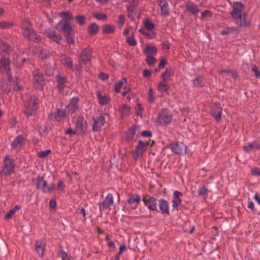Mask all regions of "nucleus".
<instances>
[{"label":"nucleus","mask_w":260,"mask_h":260,"mask_svg":"<svg viewBox=\"0 0 260 260\" xmlns=\"http://www.w3.org/2000/svg\"><path fill=\"white\" fill-rule=\"evenodd\" d=\"M251 70L254 73L256 77H260V72L255 65H253L252 66Z\"/></svg>","instance_id":"nucleus-53"},{"label":"nucleus","mask_w":260,"mask_h":260,"mask_svg":"<svg viewBox=\"0 0 260 260\" xmlns=\"http://www.w3.org/2000/svg\"><path fill=\"white\" fill-rule=\"evenodd\" d=\"M34 84L36 88L41 89L44 85V78L41 73L38 70L34 71Z\"/></svg>","instance_id":"nucleus-8"},{"label":"nucleus","mask_w":260,"mask_h":260,"mask_svg":"<svg viewBox=\"0 0 260 260\" xmlns=\"http://www.w3.org/2000/svg\"><path fill=\"white\" fill-rule=\"evenodd\" d=\"M126 42L129 45L132 46H136L137 44V42L133 37L129 36L126 38Z\"/></svg>","instance_id":"nucleus-46"},{"label":"nucleus","mask_w":260,"mask_h":260,"mask_svg":"<svg viewBox=\"0 0 260 260\" xmlns=\"http://www.w3.org/2000/svg\"><path fill=\"white\" fill-rule=\"evenodd\" d=\"M140 128L139 126L134 125L129 129L125 134V139L128 141H134L136 140L137 136L139 134Z\"/></svg>","instance_id":"nucleus-11"},{"label":"nucleus","mask_w":260,"mask_h":260,"mask_svg":"<svg viewBox=\"0 0 260 260\" xmlns=\"http://www.w3.org/2000/svg\"><path fill=\"white\" fill-rule=\"evenodd\" d=\"M62 24V21H59L56 25V28L58 30H63L64 32L65 36H68L71 35L73 32V28L71 24L69 23H65L62 27H61Z\"/></svg>","instance_id":"nucleus-16"},{"label":"nucleus","mask_w":260,"mask_h":260,"mask_svg":"<svg viewBox=\"0 0 260 260\" xmlns=\"http://www.w3.org/2000/svg\"><path fill=\"white\" fill-rule=\"evenodd\" d=\"M208 191L207 188L205 186H202L198 190L199 196H204L207 194Z\"/></svg>","instance_id":"nucleus-47"},{"label":"nucleus","mask_w":260,"mask_h":260,"mask_svg":"<svg viewBox=\"0 0 260 260\" xmlns=\"http://www.w3.org/2000/svg\"><path fill=\"white\" fill-rule=\"evenodd\" d=\"M125 21V18L123 15H119L118 17V23L119 25L121 27L124 24Z\"/></svg>","instance_id":"nucleus-54"},{"label":"nucleus","mask_w":260,"mask_h":260,"mask_svg":"<svg viewBox=\"0 0 260 260\" xmlns=\"http://www.w3.org/2000/svg\"><path fill=\"white\" fill-rule=\"evenodd\" d=\"M25 140L22 136H17L12 143L11 146L13 149L19 150L24 145Z\"/></svg>","instance_id":"nucleus-20"},{"label":"nucleus","mask_w":260,"mask_h":260,"mask_svg":"<svg viewBox=\"0 0 260 260\" xmlns=\"http://www.w3.org/2000/svg\"><path fill=\"white\" fill-rule=\"evenodd\" d=\"M251 173L253 176H260V168L258 167L252 168L251 170Z\"/></svg>","instance_id":"nucleus-51"},{"label":"nucleus","mask_w":260,"mask_h":260,"mask_svg":"<svg viewBox=\"0 0 260 260\" xmlns=\"http://www.w3.org/2000/svg\"><path fill=\"white\" fill-rule=\"evenodd\" d=\"M91 50L90 48H86L82 51L79 58V63L81 66L86 64L90 59Z\"/></svg>","instance_id":"nucleus-18"},{"label":"nucleus","mask_w":260,"mask_h":260,"mask_svg":"<svg viewBox=\"0 0 260 260\" xmlns=\"http://www.w3.org/2000/svg\"><path fill=\"white\" fill-rule=\"evenodd\" d=\"M141 134L144 137L150 138L152 136V133L149 131H144L141 133Z\"/></svg>","instance_id":"nucleus-56"},{"label":"nucleus","mask_w":260,"mask_h":260,"mask_svg":"<svg viewBox=\"0 0 260 260\" xmlns=\"http://www.w3.org/2000/svg\"><path fill=\"white\" fill-rule=\"evenodd\" d=\"M115 30V26L111 25H105L103 28V32L104 34H112L114 32Z\"/></svg>","instance_id":"nucleus-38"},{"label":"nucleus","mask_w":260,"mask_h":260,"mask_svg":"<svg viewBox=\"0 0 260 260\" xmlns=\"http://www.w3.org/2000/svg\"><path fill=\"white\" fill-rule=\"evenodd\" d=\"M144 205L148 208L152 210L156 211L157 210L156 200L154 198L149 196H145L143 199Z\"/></svg>","instance_id":"nucleus-12"},{"label":"nucleus","mask_w":260,"mask_h":260,"mask_svg":"<svg viewBox=\"0 0 260 260\" xmlns=\"http://www.w3.org/2000/svg\"><path fill=\"white\" fill-rule=\"evenodd\" d=\"M60 254L62 260H70L68 254L64 251H61Z\"/></svg>","instance_id":"nucleus-57"},{"label":"nucleus","mask_w":260,"mask_h":260,"mask_svg":"<svg viewBox=\"0 0 260 260\" xmlns=\"http://www.w3.org/2000/svg\"><path fill=\"white\" fill-rule=\"evenodd\" d=\"M155 58L150 55H147L146 61L149 65H152L156 62Z\"/></svg>","instance_id":"nucleus-50"},{"label":"nucleus","mask_w":260,"mask_h":260,"mask_svg":"<svg viewBox=\"0 0 260 260\" xmlns=\"http://www.w3.org/2000/svg\"><path fill=\"white\" fill-rule=\"evenodd\" d=\"M36 180L37 187L41 189L44 193L50 192L55 188V185L53 183L48 184L47 182L42 177H38Z\"/></svg>","instance_id":"nucleus-6"},{"label":"nucleus","mask_w":260,"mask_h":260,"mask_svg":"<svg viewBox=\"0 0 260 260\" xmlns=\"http://www.w3.org/2000/svg\"><path fill=\"white\" fill-rule=\"evenodd\" d=\"M36 250L39 256H42L44 255L45 247V243L42 240H38L36 242Z\"/></svg>","instance_id":"nucleus-28"},{"label":"nucleus","mask_w":260,"mask_h":260,"mask_svg":"<svg viewBox=\"0 0 260 260\" xmlns=\"http://www.w3.org/2000/svg\"><path fill=\"white\" fill-rule=\"evenodd\" d=\"M73 122L75 123L76 131L77 133H83L87 128V121L81 115L72 116Z\"/></svg>","instance_id":"nucleus-5"},{"label":"nucleus","mask_w":260,"mask_h":260,"mask_svg":"<svg viewBox=\"0 0 260 260\" xmlns=\"http://www.w3.org/2000/svg\"><path fill=\"white\" fill-rule=\"evenodd\" d=\"M169 88V85L167 83V81L162 80L157 85V90L160 92H165Z\"/></svg>","instance_id":"nucleus-33"},{"label":"nucleus","mask_w":260,"mask_h":260,"mask_svg":"<svg viewBox=\"0 0 260 260\" xmlns=\"http://www.w3.org/2000/svg\"><path fill=\"white\" fill-rule=\"evenodd\" d=\"M186 10L192 14L198 16L200 10L196 5L191 2L187 3L185 5Z\"/></svg>","instance_id":"nucleus-27"},{"label":"nucleus","mask_w":260,"mask_h":260,"mask_svg":"<svg viewBox=\"0 0 260 260\" xmlns=\"http://www.w3.org/2000/svg\"><path fill=\"white\" fill-rule=\"evenodd\" d=\"M166 63V61L165 60V59H161V60L160 61V62L158 64V67H159V69L164 68L165 67Z\"/></svg>","instance_id":"nucleus-62"},{"label":"nucleus","mask_w":260,"mask_h":260,"mask_svg":"<svg viewBox=\"0 0 260 260\" xmlns=\"http://www.w3.org/2000/svg\"><path fill=\"white\" fill-rule=\"evenodd\" d=\"M94 16L99 20H104L107 19V16L102 13H96L94 14Z\"/></svg>","instance_id":"nucleus-52"},{"label":"nucleus","mask_w":260,"mask_h":260,"mask_svg":"<svg viewBox=\"0 0 260 260\" xmlns=\"http://www.w3.org/2000/svg\"><path fill=\"white\" fill-rule=\"evenodd\" d=\"M202 78L201 77H198L193 80V83L196 86H202Z\"/></svg>","instance_id":"nucleus-45"},{"label":"nucleus","mask_w":260,"mask_h":260,"mask_svg":"<svg viewBox=\"0 0 260 260\" xmlns=\"http://www.w3.org/2000/svg\"><path fill=\"white\" fill-rule=\"evenodd\" d=\"M157 49L155 46H147L144 50V54L149 55L156 52Z\"/></svg>","instance_id":"nucleus-36"},{"label":"nucleus","mask_w":260,"mask_h":260,"mask_svg":"<svg viewBox=\"0 0 260 260\" xmlns=\"http://www.w3.org/2000/svg\"><path fill=\"white\" fill-rule=\"evenodd\" d=\"M183 196L182 192L175 190L172 198V207L175 210H178L179 206L182 203L181 197Z\"/></svg>","instance_id":"nucleus-15"},{"label":"nucleus","mask_w":260,"mask_h":260,"mask_svg":"<svg viewBox=\"0 0 260 260\" xmlns=\"http://www.w3.org/2000/svg\"><path fill=\"white\" fill-rule=\"evenodd\" d=\"M169 206L168 201L162 199L159 201V207L163 214L167 216L170 215Z\"/></svg>","instance_id":"nucleus-26"},{"label":"nucleus","mask_w":260,"mask_h":260,"mask_svg":"<svg viewBox=\"0 0 260 260\" xmlns=\"http://www.w3.org/2000/svg\"><path fill=\"white\" fill-rule=\"evenodd\" d=\"M51 152L50 150H46L45 151H42L38 153V156L40 158H43L46 157Z\"/></svg>","instance_id":"nucleus-49"},{"label":"nucleus","mask_w":260,"mask_h":260,"mask_svg":"<svg viewBox=\"0 0 260 260\" xmlns=\"http://www.w3.org/2000/svg\"><path fill=\"white\" fill-rule=\"evenodd\" d=\"M174 74V71L171 68H168L166 69V71L161 75L162 80L167 81L170 77Z\"/></svg>","instance_id":"nucleus-30"},{"label":"nucleus","mask_w":260,"mask_h":260,"mask_svg":"<svg viewBox=\"0 0 260 260\" xmlns=\"http://www.w3.org/2000/svg\"><path fill=\"white\" fill-rule=\"evenodd\" d=\"M172 119L171 113L167 109H163L156 121L158 125H164L169 123Z\"/></svg>","instance_id":"nucleus-7"},{"label":"nucleus","mask_w":260,"mask_h":260,"mask_svg":"<svg viewBox=\"0 0 260 260\" xmlns=\"http://www.w3.org/2000/svg\"><path fill=\"white\" fill-rule=\"evenodd\" d=\"M99 30V27L98 25L93 23H91L87 28L88 32L92 35H96Z\"/></svg>","instance_id":"nucleus-31"},{"label":"nucleus","mask_w":260,"mask_h":260,"mask_svg":"<svg viewBox=\"0 0 260 260\" xmlns=\"http://www.w3.org/2000/svg\"><path fill=\"white\" fill-rule=\"evenodd\" d=\"M76 19L80 25H82L84 24L85 17L83 15L77 16Z\"/></svg>","instance_id":"nucleus-48"},{"label":"nucleus","mask_w":260,"mask_h":260,"mask_svg":"<svg viewBox=\"0 0 260 260\" xmlns=\"http://www.w3.org/2000/svg\"><path fill=\"white\" fill-rule=\"evenodd\" d=\"M67 37V42L69 44H73L75 41L74 37L73 36H66Z\"/></svg>","instance_id":"nucleus-58"},{"label":"nucleus","mask_w":260,"mask_h":260,"mask_svg":"<svg viewBox=\"0 0 260 260\" xmlns=\"http://www.w3.org/2000/svg\"><path fill=\"white\" fill-rule=\"evenodd\" d=\"M66 117V112L62 109H58L55 112L50 115V118L54 119L57 121H61Z\"/></svg>","instance_id":"nucleus-22"},{"label":"nucleus","mask_w":260,"mask_h":260,"mask_svg":"<svg viewBox=\"0 0 260 260\" xmlns=\"http://www.w3.org/2000/svg\"><path fill=\"white\" fill-rule=\"evenodd\" d=\"M148 101L150 103H153L155 100V96L153 94L152 88H150L148 89Z\"/></svg>","instance_id":"nucleus-44"},{"label":"nucleus","mask_w":260,"mask_h":260,"mask_svg":"<svg viewBox=\"0 0 260 260\" xmlns=\"http://www.w3.org/2000/svg\"><path fill=\"white\" fill-rule=\"evenodd\" d=\"M154 144L153 141L149 140L144 142L140 140L138 144L135 146V149L132 151V154L134 155V157L135 160L141 159L143 154L145 152L149 146H152Z\"/></svg>","instance_id":"nucleus-3"},{"label":"nucleus","mask_w":260,"mask_h":260,"mask_svg":"<svg viewBox=\"0 0 260 260\" xmlns=\"http://www.w3.org/2000/svg\"><path fill=\"white\" fill-rule=\"evenodd\" d=\"M221 72L227 73L229 74L230 75H231L234 78H236L238 77V74L236 72H233L232 71L226 70L222 71Z\"/></svg>","instance_id":"nucleus-59"},{"label":"nucleus","mask_w":260,"mask_h":260,"mask_svg":"<svg viewBox=\"0 0 260 260\" xmlns=\"http://www.w3.org/2000/svg\"><path fill=\"white\" fill-rule=\"evenodd\" d=\"M255 200L256 201V202L259 204L260 206V198L258 197V194L257 192H256L253 197Z\"/></svg>","instance_id":"nucleus-64"},{"label":"nucleus","mask_w":260,"mask_h":260,"mask_svg":"<svg viewBox=\"0 0 260 260\" xmlns=\"http://www.w3.org/2000/svg\"><path fill=\"white\" fill-rule=\"evenodd\" d=\"M23 35L28 39L36 43L41 41V38L32 28L31 24L28 22H24L22 25Z\"/></svg>","instance_id":"nucleus-4"},{"label":"nucleus","mask_w":260,"mask_h":260,"mask_svg":"<svg viewBox=\"0 0 260 260\" xmlns=\"http://www.w3.org/2000/svg\"><path fill=\"white\" fill-rule=\"evenodd\" d=\"M59 16L64 19L71 20L73 18V15L68 11L61 12L59 14Z\"/></svg>","instance_id":"nucleus-40"},{"label":"nucleus","mask_w":260,"mask_h":260,"mask_svg":"<svg viewBox=\"0 0 260 260\" xmlns=\"http://www.w3.org/2000/svg\"><path fill=\"white\" fill-rule=\"evenodd\" d=\"M157 3L160 8L162 15L167 16L169 13V6L166 0H157Z\"/></svg>","instance_id":"nucleus-25"},{"label":"nucleus","mask_w":260,"mask_h":260,"mask_svg":"<svg viewBox=\"0 0 260 260\" xmlns=\"http://www.w3.org/2000/svg\"><path fill=\"white\" fill-rule=\"evenodd\" d=\"M126 80L125 79H123L122 80L119 81V82H117L115 84V91L117 93H119L120 91V89L121 87L122 86L124 82H125Z\"/></svg>","instance_id":"nucleus-41"},{"label":"nucleus","mask_w":260,"mask_h":260,"mask_svg":"<svg viewBox=\"0 0 260 260\" xmlns=\"http://www.w3.org/2000/svg\"><path fill=\"white\" fill-rule=\"evenodd\" d=\"M54 70L53 67H47L46 69V74L49 76H51L54 74Z\"/></svg>","instance_id":"nucleus-55"},{"label":"nucleus","mask_w":260,"mask_h":260,"mask_svg":"<svg viewBox=\"0 0 260 260\" xmlns=\"http://www.w3.org/2000/svg\"><path fill=\"white\" fill-rule=\"evenodd\" d=\"M212 16L211 12L209 10L204 11L201 14V17L203 19L208 20Z\"/></svg>","instance_id":"nucleus-42"},{"label":"nucleus","mask_w":260,"mask_h":260,"mask_svg":"<svg viewBox=\"0 0 260 260\" xmlns=\"http://www.w3.org/2000/svg\"><path fill=\"white\" fill-rule=\"evenodd\" d=\"M151 74V71L149 70L145 69L143 72V75L145 77H148Z\"/></svg>","instance_id":"nucleus-61"},{"label":"nucleus","mask_w":260,"mask_h":260,"mask_svg":"<svg viewBox=\"0 0 260 260\" xmlns=\"http://www.w3.org/2000/svg\"><path fill=\"white\" fill-rule=\"evenodd\" d=\"M249 146L252 150H260V145L257 142L253 141L249 143Z\"/></svg>","instance_id":"nucleus-43"},{"label":"nucleus","mask_w":260,"mask_h":260,"mask_svg":"<svg viewBox=\"0 0 260 260\" xmlns=\"http://www.w3.org/2000/svg\"><path fill=\"white\" fill-rule=\"evenodd\" d=\"M76 132V131H74L72 128H69L66 130L65 133L67 135H73L75 134Z\"/></svg>","instance_id":"nucleus-63"},{"label":"nucleus","mask_w":260,"mask_h":260,"mask_svg":"<svg viewBox=\"0 0 260 260\" xmlns=\"http://www.w3.org/2000/svg\"><path fill=\"white\" fill-rule=\"evenodd\" d=\"M22 99L24 102L25 114L27 116L32 115L38 109V99L36 96L30 97L27 95L22 96Z\"/></svg>","instance_id":"nucleus-2"},{"label":"nucleus","mask_w":260,"mask_h":260,"mask_svg":"<svg viewBox=\"0 0 260 260\" xmlns=\"http://www.w3.org/2000/svg\"><path fill=\"white\" fill-rule=\"evenodd\" d=\"M79 99L77 98H73L70 99L69 105L67 106L68 112L71 115L74 113L78 109Z\"/></svg>","instance_id":"nucleus-17"},{"label":"nucleus","mask_w":260,"mask_h":260,"mask_svg":"<svg viewBox=\"0 0 260 260\" xmlns=\"http://www.w3.org/2000/svg\"><path fill=\"white\" fill-rule=\"evenodd\" d=\"M14 211L13 210H10V211L9 212H8L7 213V214L5 216V219H9L10 218H11L12 216L14 214Z\"/></svg>","instance_id":"nucleus-60"},{"label":"nucleus","mask_w":260,"mask_h":260,"mask_svg":"<svg viewBox=\"0 0 260 260\" xmlns=\"http://www.w3.org/2000/svg\"><path fill=\"white\" fill-rule=\"evenodd\" d=\"M144 25L145 27V29L148 30L149 31H153V29L154 28V24L150 21L149 19H145L144 21Z\"/></svg>","instance_id":"nucleus-39"},{"label":"nucleus","mask_w":260,"mask_h":260,"mask_svg":"<svg viewBox=\"0 0 260 260\" xmlns=\"http://www.w3.org/2000/svg\"><path fill=\"white\" fill-rule=\"evenodd\" d=\"M47 36L50 39L57 43H59L62 40V37L60 35L57 34L55 31L51 29H48L46 30Z\"/></svg>","instance_id":"nucleus-24"},{"label":"nucleus","mask_w":260,"mask_h":260,"mask_svg":"<svg viewBox=\"0 0 260 260\" xmlns=\"http://www.w3.org/2000/svg\"><path fill=\"white\" fill-rule=\"evenodd\" d=\"M244 5L241 2H234L230 14L237 25L241 27H248L251 24V19L244 12Z\"/></svg>","instance_id":"nucleus-1"},{"label":"nucleus","mask_w":260,"mask_h":260,"mask_svg":"<svg viewBox=\"0 0 260 260\" xmlns=\"http://www.w3.org/2000/svg\"><path fill=\"white\" fill-rule=\"evenodd\" d=\"M61 62L69 68H72L73 67V62L72 60L65 55L61 56Z\"/></svg>","instance_id":"nucleus-32"},{"label":"nucleus","mask_w":260,"mask_h":260,"mask_svg":"<svg viewBox=\"0 0 260 260\" xmlns=\"http://www.w3.org/2000/svg\"><path fill=\"white\" fill-rule=\"evenodd\" d=\"M105 118L103 115H100L97 118L94 119V122L93 125V130L94 131H98L100 128L105 124Z\"/></svg>","instance_id":"nucleus-23"},{"label":"nucleus","mask_w":260,"mask_h":260,"mask_svg":"<svg viewBox=\"0 0 260 260\" xmlns=\"http://www.w3.org/2000/svg\"><path fill=\"white\" fill-rule=\"evenodd\" d=\"M171 149L174 153L181 155L185 154L186 151V146L182 142L172 144Z\"/></svg>","instance_id":"nucleus-10"},{"label":"nucleus","mask_w":260,"mask_h":260,"mask_svg":"<svg viewBox=\"0 0 260 260\" xmlns=\"http://www.w3.org/2000/svg\"><path fill=\"white\" fill-rule=\"evenodd\" d=\"M58 89L59 92L62 91L65 87L66 80L63 77L60 76H57Z\"/></svg>","instance_id":"nucleus-35"},{"label":"nucleus","mask_w":260,"mask_h":260,"mask_svg":"<svg viewBox=\"0 0 260 260\" xmlns=\"http://www.w3.org/2000/svg\"><path fill=\"white\" fill-rule=\"evenodd\" d=\"M96 95L98 103L101 106H106L111 101V99L109 96L104 93H103L100 90H97L96 91Z\"/></svg>","instance_id":"nucleus-13"},{"label":"nucleus","mask_w":260,"mask_h":260,"mask_svg":"<svg viewBox=\"0 0 260 260\" xmlns=\"http://www.w3.org/2000/svg\"><path fill=\"white\" fill-rule=\"evenodd\" d=\"M211 113L216 120L221 119L222 109L218 103L214 104L211 108Z\"/></svg>","instance_id":"nucleus-21"},{"label":"nucleus","mask_w":260,"mask_h":260,"mask_svg":"<svg viewBox=\"0 0 260 260\" xmlns=\"http://www.w3.org/2000/svg\"><path fill=\"white\" fill-rule=\"evenodd\" d=\"M120 110L123 116H126L129 114L130 108L126 105L123 104L121 105Z\"/></svg>","instance_id":"nucleus-37"},{"label":"nucleus","mask_w":260,"mask_h":260,"mask_svg":"<svg viewBox=\"0 0 260 260\" xmlns=\"http://www.w3.org/2000/svg\"><path fill=\"white\" fill-rule=\"evenodd\" d=\"M0 63L3 67L5 71L7 72V75L9 77L10 76V60L7 58L1 59Z\"/></svg>","instance_id":"nucleus-29"},{"label":"nucleus","mask_w":260,"mask_h":260,"mask_svg":"<svg viewBox=\"0 0 260 260\" xmlns=\"http://www.w3.org/2000/svg\"><path fill=\"white\" fill-rule=\"evenodd\" d=\"M114 203V199L113 194L108 193L105 198L103 202L99 203L100 209L104 210L105 209L109 208Z\"/></svg>","instance_id":"nucleus-14"},{"label":"nucleus","mask_w":260,"mask_h":260,"mask_svg":"<svg viewBox=\"0 0 260 260\" xmlns=\"http://www.w3.org/2000/svg\"><path fill=\"white\" fill-rule=\"evenodd\" d=\"M14 170V165L12 160L9 157V156H6L4 162V167L2 170L3 173L5 175H8L13 172Z\"/></svg>","instance_id":"nucleus-9"},{"label":"nucleus","mask_w":260,"mask_h":260,"mask_svg":"<svg viewBox=\"0 0 260 260\" xmlns=\"http://www.w3.org/2000/svg\"><path fill=\"white\" fill-rule=\"evenodd\" d=\"M139 31L144 35L148 39H153L156 37V34L153 31H148L145 28H142L139 30Z\"/></svg>","instance_id":"nucleus-34"},{"label":"nucleus","mask_w":260,"mask_h":260,"mask_svg":"<svg viewBox=\"0 0 260 260\" xmlns=\"http://www.w3.org/2000/svg\"><path fill=\"white\" fill-rule=\"evenodd\" d=\"M141 201V198L137 194H133L129 196L127 200V204L133 209L137 208L138 205Z\"/></svg>","instance_id":"nucleus-19"}]
</instances>
